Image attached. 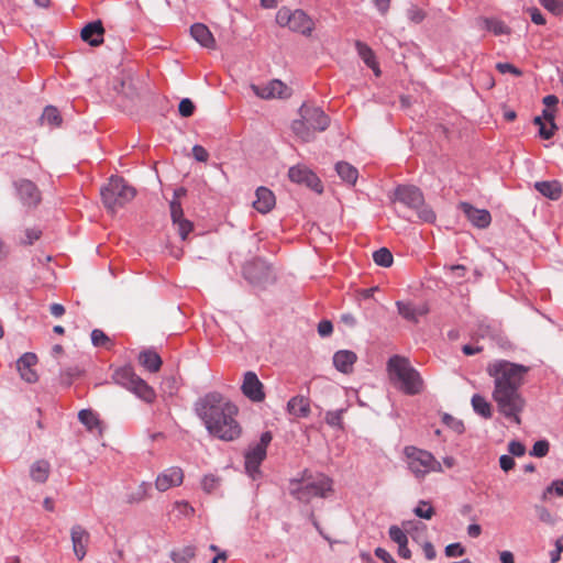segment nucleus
<instances>
[{
    "mask_svg": "<svg viewBox=\"0 0 563 563\" xmlns=\"http://www.w3.org/2000/svg\"><path fill=\"white\" fill-rule=\"evenodd\" d=\"M169 208H170V217H172L173 223H177V221L185 219L180 201H178L176 199H172V201L169 203Z\"/></svg>",
    "mask_w": 563,
    "mask_h": 563,
    "instance_id": "09e8293b",
    "label": "nucleus"
},
{
    "mask_svg": "<svg viewBox=\"0 0 563 563\" xmlns=\"http://www.w3.org/2000/svg\"><path fill=\"white\" fill-rule=\"evenodd\" d=\"M241 389L243 395L252 401L260 402L265 399L264 386L254 372L250 371L244 374Z\"/></svg>",
    "mask_w": 563,
    "mask_h": 563,
    "instance_id": "4468645a",
    "label": "nucleus"
},
{
    "mask_svg": "<svg viewBox=\"0 0 563 563\" xmlns=\"http://www.w3.org/2000/svg\"><path fill=\"white\" fill-rule=\"evenodd\" d=\"M91 342L95 346H102L106 349H110L112 345L110 338L100 329L92 330Z\"/></svg>",
    "mask_w": 563,
    "mask_h": 563,
    "instance_id": "a19ab883",
    "label": "nucleus"
},
{
    "mask_svg": "<svg viewBox=\"0 0 563 563\" xmlns=\"http://www.w3.org/2000/svg\"><path fill=\"white\" fill-rule=\"evenodd\" d=\"M415 515L422 519H431L434 515V509L429 501L421 500L413 510Z\"/></svg>",
    "mask_w": 563,
    "mask_h": 563,
    "instance_id": "37998d69",
    "label": "nucleus"
},
{
    "mask_svg": "<svg viewBox=\"0 0 563 563\" xmlns=\"http://www.w3.org/2000/svg\"><path fill=\"white\" fill-rule=\"evenodd\" d=\"M344 409L332 410L325 413V422L333 428H342Z\"/></svg>",
    "mask_w": 563,
    "mask_h": 563,
    "instance_id": "c03bdc74",
    "label": "nucleus"
},
{
    "mask_svg": "<svg viewBox=\"0 0 563 563\" xmlns=\"http://www.w3.org/2000/svg\"><path fill=\"white\" fill-rule=\"evenodd\" d=\"M18 196L23 205L35 207L41 201V192L36 185L29 179H21L14 184Z\"/></svg>",
    "mask_w": 563,
    "mask_h": 563,
    "instance_id": "2eb2a0df",
    "label": "nucleus"
},
{
    "mask_svg": "<svg viewBox=\"0 0 563 563\" xmlns=\"http://www.w3.org/2000/svg\"><path fill=\"white\" fill-rule=\"evenodd\" d=\"M356 51L360 55V57L363 59V62L373 69L376 76L380 75V69L378 67V64L375 58V54L373 49L365 43L361 41L355 42Z\"/></svg>",
    "mask_w": 563,
    "mask_h": 563,
    "instance_id": "cd10ccee",
    "label": "nucleus"
},
{
    "mask_svg": "<svg viewBox=\"0 0 563 563\" xmlns=\"http://www.w3.org/2000/svg\"><path fill=\"white\" fill-rule=\"evenodd\" d=\"M534 188L551 200H558L562 195V187L558 180L537 181Z\"/></svg>",
    "mask_w": 563,
    "mask_h": 563,
    "instance_id": "c85d7f7f",
    "label": "nucleus"
},
{
    "mask_svg": "<svg viewBox=\"0 0 563 563\" xmlns=\"http://www.w3.org/2000/svg\"><path fill=\"white\" fill-rule=\"evenodd\" d=\"M70 539L75 556L82 561L87 554V548L90 541L89 532L80 525H75L70 529Z\"/></svg>",
    "mask_w": 563,
    "mask_h": 563,
    "instance_id": "dca6fc26",
    "label": "nucleus"
},
{
    "mask_svg": "<svg viewBox=\"0 0 563 563\" xmlns=\"http://www.w3.org/2000/svg\"><path fill=\"white\" fill-rule=\"evenodd\" d=\"M51 473V465L47 461L40 460L34 462L30 468V476L36 483H45Z\"/></svg>",
    "mask_w": 563,
    "mask_h": 563,
    "instance_id": "7c9ffc66",
    "label": "nucleus"
},
{
    "mask_svg": "<svg viewBox=\"0 0 563 563\" xmlns=\"http://www.w3.org/2000/svg\"><path fill=\"white\" fill-rule=\"evenodd\" d=\"M104 29L101 21H93L85 25L80 32L81 40L91 46H99L103 42Z\"/></svg>",
    "mask_w": 563,
    "mask_h": 563,
    "instance_id": "aec40b11",
    "label": "nucleus"
},
{
    "mask_svg": "<svg viewBox=\"0 0 563 563\" xmlns=\"http://www.w3.org/2000/svg\"><path fill=\"white\" fill-rule=\"evenodd\" d=\"M562 552H563V536L556 539L555 549L550 552L551 563H558L561 560Z\"/></svg>",
    "mask_w": 563,
    "mask_h": 563,
    "instance_id": "4d7b16f0",
    "label": "nucleus"
},
{
    "mask_svg": "<svg viewBox=\"0 0 563 563\" xmlns=\"http://www.w3.org/2000/svg\"><path fill=\"white\" fill-rule=\"evenodd\" d=\"M549 448H550V445L547 440L537 441L533 444V448H532L530 454L536 457H543L548 454Z\"/></svg>",
    "mask_w": 563,
    "mask_h": 563,
    "instance_id": "de8ad7c7",
    "label": "nucleus"
},
{
    "mask_svg": "<svg viewBox=\"0 0 563 563\" xmlns=\"http://www.w3.org/2000/svg\"><path fill=\"white\" fill-rule=\"evenodd\" d=\"M357 361V355L350 350H340L333 355L334 367L343 373L350 374L353 372V366Z\"/></svg>",
    "mask_w": 563,
    "mask_h": 563,
    "instance_id": "412c9836",
    "label": "nucleus"
},
{
    "mask_svg": "<svg viewBox=\"0 0 563 563\" xmlns=\"http://www.w3.org/2000/svg\"><path fill=\"white\" fill-rule=\"evenodd\" d=\"M221 479L212 474L205 475L201 479V487L205 493H214L220 487Z\"/></svg>",
    "mask_w": 563,
    "mask_h": 563,
    "instance_id": "79ce46f5",
    "label": "nucleus"
},
{
    "mask_svg": "<svg viewBox=\"0 0 563 563\" xmlns=\"http://www.w3.org/2000/svg\"><path fill=\"white\" fill-rule=\"evenodd\" d=\"M373 260L378 266L389 267L394 257L388 249L382 247L373 253Z\"/></svg>",
    "mask_w": 563,
    "mask_h": 563,
    "instance_id": "ea45409f",
    "label": "nucleus"
},
{
    "mask_svg": "<svg viewBox=\"0 0 563 563\" xmlns=\"http://www.w3.org/2000/svg\"><path fill=\"white\" fill-rule=\"evenodd\" d=\"M256 200L253 201V207L261 213L269 212L276 203L275 195L266 187H258L255 192Z\"/></svg>",
    "mask_w": 563,
    "mask_h": 563,
    "instance_id": "4be33fe9",
    "label": "nucleus"
},
{
    "mask_svg": "<svg viewBox=\"0 0 563 563\" xmlns=\"http://www.w3.org/2000/svg\"><path fill=\"white\" fill-rule=\"evenodd\" d=\"M390 380L406 395H417L423 390V379L408 358L394 355L387 363Z\"/></svg>",
    "mask_w": 563,
    "mask_h": 563,
    "instance_id": "20e7f679",
    "label": "nucleus"
},
{
    "mask_svg": "<svg viewBox=\"0 0 563 563\" xmlns=\"http://www.w3.org/2000/svg\"><path fill=\"white\" fill-rule=\"evenodd\" d=\"M332 332H333V325H332L331 321H329V320H322V321L318 324V333H319L321 336H328V335H330Z\"/></svg>",
    "mask_w": 563,
    "mask_h": 563,
    "instance_id": "e2e57ef3",
    "label": "nucleus"
},
{
    "mask_svg": "<svg viewBox=\"0 0 563 563\" xmlns=\"http://www.w3.org/2000/svg\"><path fill=\"white\" fill-rule=\"evenodd\" d=\"M299 114L300 119L292 122L291 129L305 142L313 140L316 132L329 126V117L320 108L302 104Z\"/></svg>",
    "mask_w": 563,
    "mask_h": 563,
    "instance_id": "39448f33",
    "label": "nucleus"
},
{
    "mask_svg": "<svg viewBox=\"0 0 563 563\" xmlns=\"http://www.w3.org/2000/svg\"><path fill=\"white\" fill-rule=\"evenodd\" d=\"M332 479L322 474L305 471L300 479L290 482V494L301 503L308 504L313 498H325L332 492Z\"/></svg>",
    "mask_w": 563,
    "mask_h": 563,
    "instance_id": "7ed1b4c3",
    "label": "nucleus"
},
{
    "mask_svg": "<svg viewBox=\"0 0 563 563\" xmlns=\"http://www.w3.org/2000/svg\"><path fill=\"white\" fill-rule=\"evenodd\" d=\"M288 177L292 183L305 185L313 191L321 194L323 186L318 176L306 165L298 164L289 168Z\"/></svg>",
    "mask_w": 563,
    "mask_h": 563,
    "instance_id": "9b49d317",
    "label": "nucleus"
},
{
    "mask_svg": "<svg viewBox=\"0 0 563 563\" xmlns=\"http://www.w3.org/2000/svg\"><path fill=\"white\" fill-rule=\"evenodd\" d=\"M406 464L411 474L419 481L431 473H442V464L429 451L409 445L404 449Z\"/></svg>",
    "mask_w": 563,
    "mask_h": 563,
    "instance_id": "423d86ee",
    "label": "nucleus"
},
{
    "mask_svg": "<svg viewBox=\"0 0 563 563\" xmlns=\"http://www.w3.org/2000/svg\"><path fill=\"white\" fill-rule=\"evenodd\" d=\"M287 410L296 418H306L310 413L309 399L303 396H295L288 401Z\"/></svg>",
    "mask_w": 563,
    "mask_h": 563,
    "instance_id": "bb28decb",
    "label": "nucleus"
},
{
    "mask_svg": "<svg viewBox=\"0 0 563 563\" xmlns=\"http://www.w3.org/2000/svg\"><path fill=\"white\" fill-rule=\"evenodd\" d=\"M388 533H389V538L398 545L402 544V543H408L407 533L398 526H391L389 528Z\"/></svg>",
    "mask_w": 563,
    "mask_h": 563,
    "instance_id": "a18cd8bd",
    "label": "nucleus"
},
{
    "mask_svg": "<svg viewBox=\"0 0 563 563\" xmlns=\"http://www.w3.org/2000/svg\"><path fill=\"white\" fill-rule=\"evenodd\" d=\"M422 550H423V553H424V556L427 558V560L435 559L437 552H435V549H434V547H433V544L431 542L423 541Z\"/></svg>",
    "mask_w": 563,
    "mask_h": 563,
    "instance_id": "338daca9",
    "label": "nucleus"
},
{
    "mask_svg": "<svg viewBox=\"0 0 563 563\" xmlns=\"http://www.w3.org/2000/svg\"><path fill=\"white\" fill-rule=\"evenodd\" d=\"M195 108L194 102L190 99L185 98L179 102L178 111L181 117L188 118L194 114Z\"/></svg>",
    "mask_w": 563,
    "mask_h": 563,
    "instance_id": "3c124183",
    "label": "nucleus"
},
{
    "mask_svg": "<svg viewBox=\"0 0 563 563\" xmlns=\"http://www.w3.org/2000/svg\"><path fill=\"white\" fill-rule=\"evenodd\" d=\"M184 477V471L179 466H170L157 475L155 487L158 492H166L173 487L180 486Z\"/></svg>",
    "mask_w": 563,
    "mask_h": 563,
    "instance_id": "ddd939ff",
    "label": "nucleus"
},
{
    "mask_svg": "<svg viewBox=\"0 0 563 563\" xmlns=\"http://www.w3.org/2000/svg\"><path fill=\"white\" fill-rule=\"evenodd\" d=\"M460 209L464 212L467 220L478 229H486L492 222V216L486 209H478L468 202H461Z\"/></svg>",
    "mask_w": 563,
    "mask_h": 563,
    "instance_id": "f3484780",
    "label": "nucleus"
},
{
    "mask_svg": "<svg viewBox=\"0 0 563 563\" xmlns=\"http://www.w3.org/2000/svg\"><path fill=\"white\" fill-rule=\"evenodd\" d=\"M271 441L272 433L266 431L262 433L260 441L250 446L245 453V470L253 478L260 473L258 467L266 457V450Z\"/></svg>",
    "mask_w": 563,
    "mask_h": 563,
    "instance_id": "9d476101",
    "label": "nucleus"
},
{
    "mask_svg": "<svg viewBox=\"0 0 563 563\" xmlns=\"http://www.w3.org/2000/svg\"><path fill=\"white\" fill-rule=\"evenodd\" d=\"M533 122L539 126V135L544 140H550L558 129L555 122L545 123L540 117H536Z\"/></svg>",
    "mask_w": 563,
    "mask_h": 563,
    "instance_id": "4c0bfd02",
    "label": "nucleus"
},
{
    "mask_svg": "<svg viewBox=\"0 0 563 563\" xmlns=\"http://www.w3.org/2000/svg\"><path fill=\"white\" fill-rule=\"evenodd\" d=\"M398 313L408 321L418 322L419 317L428 313L426 305L415 307L411 302L397 301Z\"/></svg>",
    "mask_w": 563,
    "mask_h": 563,
    "instance_id": "b1692460",
    "label": "nucleus"
},
{
    "mask_svg": "<svg viewBox=\"0 0 563 563\" xmlns=\"http://www.w3.org/2000/svg\"><path fill=\"white\" fill-rule=\"evenodd\" d=\"M410 528L406 530L410 534L411 539L418 543H423L427 534V526L422 522L409 523Z\"/></svg>",
    "mask_w": 563,
    "mask_h": 563,
    "instance_id": "58836bf2",
    "label": "nucleus"
},
{
    "mask_svg": "<svg viewBox=\"0 0 563 563\" xmlns=\"http://www.w3.org/2000/svg\"><path fill=\"white\" fill-rule=\"evenodd\" d=\"M79 421L87 428L90 432H96L99 435L103 432L102 422L100 421L98 415L91 409H82L78 413Z\"/></svg>",
    "mask_w": 563,
    "mask_h": 563,
    "instance_id": "a878e982",
    "label": "nucleus"
},
{
    "mask_svg": "<svg viewBox=\"0 0 563 563\" xmlns=\"http://www.w3.org/2000/svg\"><path fill=\"white\" fill-rule=\"evenodd\" d=\"M139 376L134 373L132 367L124 366L118 368L113 373V380L122 387L130 390Z\"/></svg>",
    "mask_w": 563,
    "mask_h": 563,
    "instance_id": "c756f323",
    "label": "nucleus"
},
{
    "mask_svg": "<svg viewBox=\"0 0 563 563\" xmlns=\"http://www.w3.org/2000/svg\"><path fill=\"white\" fill-rule=\"evenodd\" d=\"M196 555V549L192 545H186L170 553V559L175 563H188Z\"/></svg>",
    "mask_w": 563,
    "mask_h": 563,
    "instance_id": "c9c22d12",
    "label": "nucleus"
},
{
    "mask_svg": "<svg viewBox=\"0 0 563 563\" xmlns=\"http://www.w3.org/2000/svg\"><path fill=\"white\" fill-rule=\"evenodd\" d=\"M471 404L477 415L485 419H490L493 417V407L484 396L479 394L473 395Z\"/></svg>",
    "mask_w": 563,
    "mask_h": 563,
    "instance_id": "72a5a7b5",
    "label": "nucleus"
},
{
    "mask_svg": "<svg viewBox=\"0 0 563 563\" xmlns=\"http://www.w3.org/2000/svg\"><path fill=\"white\" fill-rule=\"evenodd\" d=\"M541 5L553 14H561L563 12V2L560 0H539Z\"/></svg>",
    "mask_w": 563,
    "mask_h": 563,
    "instance_id": "8fccbe9b",
    "label": "nucleus"
},
{
    "mask_svg": "<svg viewBox=\"0 0 563 563\" xmlns=\"http://www.w3.org/2000/svg\"><path fill=\"white\" fill-rule=\"evenodd\" d=\"M37 363V357L34 353L23 354L16 362V367L20 376L27 383H34L37 380V374L33 367Z\"/></svg>",
    "mask_w": 563,
    "mask_h": 563,
    "instance_id": "a211bd4d",
    "label": "nucleus"
},
{
    "mask_svg": "<svg viewBox=\"0 0 563 563\" xmlns=\"http://www.w3.org/2000/svg\"><path fill=\"white\" fill-rule=\"evenodd\" d=\"M82 374V371L75 366V367H69L67 369H65L64 372H62L60 374V378H62V382L66 385H70L73 383V380L75 378H78L79 376H81Z\"/></svg>",
    "mask_w": 563,
    "mask_h": 563,
    "instance_id": "49530a36",
    "label": "nucleus"
},
{
    "mask_svg": "<svg viewBox=\"0 0 563 563\" xmlns=\"http://www.w3.org/2000/svg\"><path fill=\"white\" fill-rule=\"evenodd\" d=\"M42 232L38 229L32 228L24 231V238L21 239V243L24 245H31L34 241H37Z\"/></svg>",
    "mask_w": 563,
    "mask_h": 563,
    "instance_id": "603ef678",
    "label": "nucleus"
},
{
    "mask_svg": "<svg viewBox=\"0 0 563 563\" xmlns=\"http://www.w3.org/2000/svg\"><path fill=\"white\" fill-rule=\"evenodd\" d=\"M150 488H151V484L143 482L139 486V492L136 493V496L135 497L133 496L131 500H134V501L143 500L144 498L147 497V492Z\"/></svg>",
    "mask_w": 563,
    "mask_h": 563,
    "instance_id": "0e129e2a",
    "label": "nucleus"
},
{
    "mask_svg": "<svg viewBox=\"0 0 563 563\" xmlns=\"http://www.w3.org/2000/svg\"><path fill=\"white\" fill-rule=\"evenodd\" d=\"M375 555L385 563H397L395 559L383 548H377L375 550Z\"/></svg>",
    "mask_w": 563,
    "mask_h": 563,
    "instance_id": "774afa93",
    "label": "nucleus"
},
{
    "mask_svg": "<svg viewBox=\"0 0 563 563\" xmlns=\"http://www.w3.org/2000/svg\"><path fill=\"white\" fill-rule=\"evenodd\" d=\"M139 362L152 373L158 372L162 366L161 356L156 352L150 350L140 353Z\"/></svg>",
    "mask_w": 563,
    "mask_h": 563,
    "instance_id": "2f4dec72",
    "label": "nucleus"
},
{
    "mask_svg": "<svg viewBox=\"0 0 563 563\" xmlns=\"http://www.w3.org/2000/svg\"><path fill=\"white\" fill-rule=\"evenodd\" d=\"M42 124L51 126H58L62 123V118L58 110L53 106H47L41 117Z\"/></svg>",
    "mask_w": 563,
    "mask_h": 563,
    "instance_id": "e433bc0d",
    "label": "nucleus"
},
{
    "mask_svg": "<svg viewBox=\"0 0 563 563\" xmlns=\"http://www.w3.org/2000/svg\"><path fill=\"white\" fill-rule=\"evenodd\" d=\"M395 199L416 210L421 221L432 223L435 220L434 211L424 203L423 195L418 187L398 186L395 190Z\"/></svg>",
    "mask_w": 563,
    "mask_h": 563,
    "instance_id": "6e6552de",
    "label": "nucleus"
},
{
    "mask_svg": "<svg viewBox=\"0 0 563 563\" xmlns=\"http://www.w3.org/2000/svg\"><path fill=\"white\" fill-rule=\"evenodd\" d=\"M496 68L501 74L510 73L517 77L522 75V71L510 63H498Z\"/></svg>",
    "mask_w": 563,
    "mask_h": 563,
    "instance_id": "5fc2aeb1",
    "label": "nucleus"
},
{
    "mask_svg": "<svg viewBox=\"0 0 563 563\" xmlns=\"http://www.w3.org/2000/svg\"><path fill=\"white\" fill-rule=\"evenodd\" d=\"M476 25L481 30L488 31L497 36L510 33V29L501 20L496 18H478Z\"/></svg>",
    "mask_w": 563,
    "mask_h": 563,
    "instance_id": "393cba45",
    "label": "nucleus"
},
{
    "mask_svg": "<svg viewBox=\"0 0 563 563\" xmlns=\"http://www.w3.org/2000/svg\"><path fill=\"white\" fill-rule=\"evenodd\" d=\"M465 553V549L461 543H451L445 547V555L449 558L462 556Z\"/></svg>",
    "mask_w": 563,
    "mask_h": 563,
    "instance_id": "6e6d98bb",
    "label": "nucleus"
},
{
    "mask_svg": "<svg viewBox=\"0 0 563 563\" xmlns=\"http://www.w3.org/2000/svg\"><path fill=\"white\" fill-rule=\"evenodd\" d=\"M244 276L252 283H261L271 274V267L263 261L256 260L247 263L243 268Z\"/></svg>",
    "mask_w": 563,
    "mask_h": 563,
    "instance_id": "6ab92c4d",
    "label": "nucleus"
},
{
    "mask_svg": "<svg viewBox=\"0 0 563 563\" xmlns=\"http://www.w3.org/2000/svg\"><path fill=\"white\" fill-rule=\"evenodd\" d=\"M499 465H500L503 471L508 472V471L514 468L515 461L509 455H501L500 459H499Z\"/></svg>",
    "mask_w": 563,
    "mask_h": 563,
    "instance_id": "69168bd1",
    "label": "nucleus"
},
{
    "mask_svg": "<svg viewBox=\"0 0 563 563\" xmlns=\"http://www.w3.org/2000/svg\"><path fill=\"white\" fill-rule=\"evenodd\" d=\"M195 411L208 432L222 441H234L242 434V427L236 420L239 408L218 391L199 398Z\"/></svg>",
    "mask_w": 563,
    "mask_h": 563,
    "instance_id": "f03ea898",
    "label": "nucleus"
},
{
    "mask_svg": "<svg viewBox=\"0 0 563 563\" xmlns=\"http://www.w3.org/2000/svg\"><path fill=\"white\" fill-rule=\"evenodd\" d=\"M252 91L262 99L288 98L291 95L290 89L280 80L273 79L264 86L252 84Z\"/></svg>",
    "mask_w": 563,
    "mask_h": 563,
    "instance_id": "f8f14e48",
    "label": "nucleus"
},
{
    "mask_svg": "<svg viewBox=\"0 0 563 563\" xmlns=\"http://www.w3.org/2000/svg\"><path fill=\"white\" fill-rule=\"evenodd\" d=\"M276 22L283 27H288L306 36H309L314 29L313 20L300 9L290 10L287 7L280 8L276 14Z\"/></svg>",
    "mask_w": 563,
    "mask_h": 563,
    "instance_id": "1a4fd4ad",
    "label": "nucleus"
},
{
    "mask_svg": "<svg viewBox=\"0 0 563 563\" xmlns=\"http://www.w3.org/2000/svg\"><path fill=\"white\" fill-rule=\"evenodd\" d=\"M509 452L515 456H522L526 452V446L518 441H511L508 445Z\"/></svg>",
    "mask_w": 563,
    "mask_h": 563,
    "instance_id": "680f3d73",
    "label": "nucleus"
},
{
    "mask_svg": "<svg viewBox=\"0 0 563 563\" xmlns=\"http://www.w3.org/2000/svg\"><path fill=\"white\" fill-rule=\"evenodd\" d=\"M408 18L413 23H420V22H422L424 20L426 13H424L423 10H421V9H419L417 7H413L410 10H408Z\"/></svg>",
    "mask_w": 563,
    "mask_h": 563,
    "instance_id": "13d9d810",
    "label": "nucleus"
},
{
    "mask_svg": "<svg viewBox=\"0 0 563 563\" xmlns=\"http://www.w3.org/2000/svg\"><path fill=\"white\" fill-rule=\"evenodd\" d=\"M177 227V231L181 238V240H186L188 234L192 231V223L187 219H183L174 223Z\"/></svg>",
    "mask_w": 563,
    "mask_h": 563,
    "instance_id": "864d4df0",
    "label": "nucleus"
},
{
    "mask_svg": "<svg viewBox=\"0 0 563 563\" xmlns=\"http://www.w3.org/2000/svg\"><path fill=\"white\" fill-rule=\"evenodd\" d=\"M100 195L104 207L114 213L135 197V189L123 178L112 176L108 184L101 187Z\"/></svg>",
    "mask_w": 563,
    "mask_h": 563,
    "instance_id": "0eeeda50",
    "label": "nucleus"
},
{
    "mask_svg": "<svg viewBox=\"0 0 563 563\" xmlns=\"http://www.w3.org/2000/svg\"><path fill=\"white\" fill-rule=\"evenodd\" d=\"M190 34L201 46L208 49H216V38L207 25L202 23H195L190 27Z\"/></svg>",
    "mask_w": 563,
    "mask_h": 563,
    "instance_id": "5701e85b",
    "label": "nucleus"
},
{
    "mask_svg": "<svg viewBox=\"0 0 563 563\" xmlns=\"http://www.w3.org/2000/svg\"><path fill=\"white\" fill-rule=\"evenodd\" d=\"M192 155H194L195 159H197L198 162H202V163H206L209 158V153L201 145H195L192 147Z\"/></svg>",
    "mask_w": 563,
    "mask_h": 563,
    "instance_id": "bf43d9fd",
    "label": "nucleus"
},
{
    "mask_svg": "<svg viewBox=\"0 0 563 563\" xmlns=\"http://www.w3.org/2000/svg\"><path fill=\"white\" fill-rule=\"evenodd\" d=\"M335 170L342 180L350 185H354L358 177L357 169L349 163L339 162L335 165Z\"/></svg>",
    "mask_w": 563,
    "mask_h": 563,
    "instance_id": "f704fd0d",
    "label": "nucleus"
},
{
    "mask_svg": "<svg viewBox=\"0 0 563 563\" xmlns=\"http://www.w3.org/2000/svg\"><path fill=\"white\" fill-rule=\"evenodd\" d=\"M486 372L494 382L492 399L498 412L507 420L521 424V413L526 409L527 400L520 388L525 384L529 367L506 360H496L487 365Z\"/></svg>",
    "mask_w": 563,
    "mask_h": 563,
    "instance_id": "f257e3e1",
    "label": "nucleus"
},
{
    "mask_svg": "<svg viewBox=\"0 0 563 563\" xmlns=\"http://www.w3.org/2000/svg\"><path fill=\"white\" fill-rule=\"evenodd\" d=\"M130 391L135 394L142 400L150 404L153 402L156 397L154 389L151 386H148L147 383L143 380L141 377L136 379Z\"/></svg>",
    "mask_w": 563,
    "mask_h": 563,
    "instance_id": "473e14b6",
    "label": "nucleus"
},
{
    "mask_svg": "<svg viewBox=\"0 0 563 563\" xmlns=\"http://www.w3.org/2000/svg\"><path fill=\"white\" fill-rule=\"evenodd\" d=\"M555 493L558 496H563V479L554 481L544 492L543 498L547 497L548 494Z\"/></svg>",
    "mask_w": 563,
    "mask_h": 563,
    "instance_id": "052dcab7",
    "label": "nucleus"
}]
</instances>
